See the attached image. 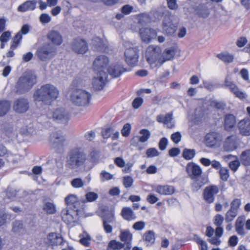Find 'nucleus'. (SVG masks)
Returning a JSON list of instances; mask_svg holds the SVG:
<instances>
[{"label": "nucleus", "instance_id": "19", "mask_svg": "<svg viewBox=\"0 0 250 250\" xmlns=\"http://www.w3.org/2000/svg\"><path fill=\"white\" fill-rule=\"evenodd\" d=\"M224 86L233 93L236 97L241 99L246 98L247 95L243 92L240 91L236 84L229 81L228 77L225 79Z\"/></svg>", "mask_w": 250, "mask_h": 250}, {"label": "nucleus", "instance_id": "5", "mask_svg": "<svg viewBox=\"0 0 250 250\" xmlns=\"http://www.w3.org/2000/svg\"><path fill=\"white\" fill-rule=\"evenodd\" d=\"M124 45L125 48L124 54L126 63L131 66L135 65L139 58L138 46L128 41L125 42Z\"/></svg>", "mask_w": 250, "mask_h": 250}, {"label": "nucleus", "instance_id": "58", "mask_svg": "<svg viewBox=\"0 0 250 250\" xmlns=\"http://www.w3.org/2000/svg\"><path fill=\"white\" fill-rule=\"evenodd\" d=\"M113 132H114V128L113 127L106 128L102 131V136L105 139L111 137Z\"/></svg>", "mask_w": 250, "mask_h": 250}, {"label": "nucleus", "instance_id": "32", "mask_svg": "<svg viewBox=\"0 0 250 250\" xmlns=\"http://www.w3.org/2000/svg\"><path fill=\"white\" fill-rule=\"evenodd\" d=\"M236 124V119L234 116L232 114L227 115L225 118L224 125L226 130L232 128Z\"/></svg>", "mask_w": 250, "mask_h": 250}, {"label": "nucleus", "instance_id": "33", "mask_svg": "<svg viewBox=\"0 0 250 250\" xmlns=\"http://www.w3.org/2000/svg\"><path fill=\"white\" fill-rule=\"evenodd\" d=\"M174 55L175 50L173 48L166 49L162 54V62H163V63L172 59Z\"/></svg>", "mask_w": 250, "mask_h": 250}, {"label": "nucleus", "instance_id": "22", "mask_svg": "<svg viewBox=\"0 0 250 250\" xmlns=\"http://www.w3.org/2000/svg\"><path fill=\"white\" fill-rule=\"evenodd\" d=\"M47 38L54 46L60 45L62 42V37L57 31L51 30L47 34Z\"/></svg>", "mask_w": 250, "mask_h": 250}, {"label": "nucleus", "instance_id": "42", "mask_svg": "<svg viewBox=\"0 0 250 250\" xmlns=\"http://www.w3.org/2000/svg\"><path fill=\"white\" fill-rule=\"evenodd\" d=\"M7 161L12 163H17L21 160V157L19 155L13 154L7 150V153L4 155Z\"/></svg>", "mask_w": 250, "mask_h": 250}, {"label": "nucleus", "instance_id": "47", "mask_svg": "<svg viewBox=\"0 0 250 250\" xmlns=\"http://www.w3.org/2000/svg\"><path fill=\"white\" fill-rule=\"evenodd\" d=\"M238 211L230 208L226 213L225 220L227 222L232 221L237 216Z\"/></svg>", "mask_w": 250, "mask_h": 250}, {"label": "nucleus", "instance_id": "56", "mask_svg": "<svg viewBox=\"0 0 250 250\" xmlns=\"http://www.w3.org/2000/svg\"><path fill=\"white\" fill-rule=\"evenodd\" d=\"M146 155L147 157H154L159 155V152L155 148H150L147 149Z\"/></svg>", "mask_w": 250, "mask_h": 250}, {"label": "nucleus", "instance_id": "49", "mask_svg": "<svg viewBox=\"0 0 250 250\" xmlns=\"http://www.w3.org/2000/svg\"><path fill=\"white\" fill-rule=\"evenodd\" d=\"M80 243L85 246H88L91 240V238L88 234L86 232H83V234L80 235Z\"/></svg>", "mask_w": 250, "mask_h": 250}, {"label": "nucleus", "instance_id": "52", "mask_svg": "<svg viewBox=\"0 0 250 250\" xmlns=\"http://www.w3.org/2000/svg\"><path fill=\"white\" fill-rule=\"evenodd\" d=\"M220 178L224 181H226L229 177V170L225 167H221L219 170Z\"/></svg>", "mask_w": 250, "mask_h": 250}, {"label": "nucleus", "instance_id": "62", "mask_svg": "<svg viewBox=\"0 0 250 250\" xmlns=\"http://www.w3.org/2000/svg\"><path fill=\"white\" fill-rule=\"evenodd\" d=\"M146 224L144 221H138L133 225V228L136 230H141L145 227Z\"/></svg>", "mask_w": 250, "mask_h": 250}, {"label": "nucleus", "instance_id": "50", "mask_svg": "<svg viewBox=\"0 0 250 250\" xmlns=\"http://www.w3.org/2000/svg\"><path fill=\"white\" fill-rule=\"evenodd\" d=\"M22 36L21 33H17L13 39L12 42V48H16L21 43Z\"/></svg>", "mask_w": 250, "mask_h": 250}, {"label": "nucleus", "instance_id": "44", "mask_svg": "<svg viewBox=\"0 0 250 250\" xmlns=\"http://www.w3.org/2000/svg\"><path fill=\"white\" fill-rule=\"evenodd\" d=\"M11 36V32L6 31L3 32L0 37V41L1 42L0 47L3 48L5 43L9 40Z\"/></svg>", "mask_w": 250, "mask_h": 250}, {"label": "nucleus", "instance_id": "43", "mask_svg": "<svg viewBox=\"0 0 250 250\" xmlns=\"http://www.w3.org/2000/svg\"><path fill=\"white\" fill-rule=\"evenodd\" d=\"M71 185L75 188H80L83 187L85 183L81 178H76L71 181Z\"/></svg>", "mask_w": 250, "mask_h": 250}, {"label": "nucleus", "instance_id": "55", "mask_svg": "<svg viewBox=\"0 0 250 250\" xmlns=\"http://www.w3.org/2000/svg\"><path fill=\"white\" fill-rule=\"evenodd\" d=\"M131 128V127L130 124H129L128 123L125 124L124 125V126L121 130L122 135L124 137L128 136L130 133Z\"/></svg>", "mask_w": 250, "mask_h": 250}, {"label": "nucleus", "instance_id": "31", "mask_svg": "<svg viewBox=\"0 0 250 250\" xmlns=\"http://www.w3.org/2000/svg\"><path fill=\"white\" fill-rule=\"evenodd\" d=\"M12 231L19 235H23L25 233V229L22 223L20 221L14 222L12 225Z\"/></svg>", "mask_w": 250, "mask_h": 250}, {"label": "nucleus", "instance_id": "18", "mask_svg": "<svg viewBox=\"0 0 250 250\" xmlns=\"http://www.w3.org/2000/svg\"><path fill=\"white\" fill-rule=\"evenodd\" d=\"M186 171L191 179L197 178L200 177L202 173V170L200 167L194 163L188 164Z\"/></svg>", "mask_w": 250, "mask_h": 250}, {"label": "nucleus", "instance_id": "60", "mask_svg": "<svg viewBox=\"0 0 250 250\" xmlns=\"http://www.w3.org/2000/svg\"><path fill=\"white\" fill-rule=\"evenodd\" d=\"M143 103V98L141 97H137L133 101L132 105L134 109H138L141 106Z\"/></svg>", "mask_w": 250, "mask_h": 250}, {"label": "nucleus", "instance_id": "34", "mask_svg": "<svg viewBox=\"0 0 250 250\" xmlns=\"http://www.w3.org/2000/svg\"><path fill=\"white\" fill-rule=\"evenodd\" d=\"M144 239L147 246L152 245L155 240L154 232L152 230L146 232L144 234Z\"/></svg>", "mask_w": 250, "mask_h": 250}, {"label": "nucleus", "instance_id": "63", "mask_svg": "<svg viewBox=\"0 0 250 250\" xmlns=\"http://www.w3.org/2000/svg\"><path fill=\"white\" fill-rule=\"evenodd\" d=\"M168 144V140L166 138H162L159 143V147L161 150H164L166 149V147Z\"/></svg>", "mask_w": 250, "mask_h": 250}, {"label": "nucleus", "instance_id": "12", "mask_svg": "<svg viewBox=\"0 0 250 250\" xmlns=\"http://www.w3.org/2000/svg\"><path fill=\"white\" fill-rule=\"evenodd\" d=\"M139 33L142 42L146 43L155 39L157 35L156 31L150 28H142Z\"/></svg>", "mask_w": 250, "mask_h": 250}, {"label": "nucleus", "instance_id": "40", "mask_svg": "<svg viewBox=\"0 0 250 250\" xmlns=\"http://www.w3.org/2000/svg\"><path fill=\"white\" fill-rule=\"evenodd\" d=\"M124 247V244L115 240L110 241L108 245V250H118Z\"/></svg>", "mask_w": 250, "mask_h": 250}, {"label": "nucleus", "instance_id": "26", "mask_svg": "<svg viewBox=\"0 0 250 250\" xmlns=\"http://www.w3.org/2000/svg\"><path fill=\"white\" fill-rule=\"evenodd\" d=\"M46 243L52 246L60 245L62 243V238L59 234L50 233L47 236Z\"/></svg>", "mask_w": 250, "mask_h": 250}, {"label": "nucleus", "instance_id": "11", "mask_svg": "<svg viewBox=\"0 0 250 250\" xmlns=\"http://www.w3.org/2000/svg\"><path fill=\"white\" fill-rule=\"evenodd\" d=\"M109 63L108 58L105 55L97 57L93 62V68L95 72H105L106 67Z\"/></svg>", "mask_w": 250, "mask_h": 250}, {"label": "nucleus", "instance_id": "14", "mask_svg": "<svg viewBox=\"0 0 250 250\" xmlns=\"http://www.w3.org/2000/svg\"><path fill=\"white\" fill-rule=\"evenodd\" d=\"M219 192V188L215 185L206 187L203 192L204 199L208 203L210 204L214 202V196Z\"/></svg>", "mask_w": 250, "mask_h": 250}, {"label": "nucleus", "instance_id": "24", "mask_svg": "<svg viewBox=\"0 0 250 250\" xmlns=\"http://www.w3.org/2000/svg\"><path fill=\"white\" fill-rule=\"evenodd\" d=\"M153 190L162 195H171L174 192L173 187L169 185H158L156 186Z\"/></svg>", "mask_w": 250, "mask_h": 250}, {"label": "nucleus", "instance_id": "54", "mask_svg": "<svg viewBox=\"0 0 250 250\" xmlns=\"http://www.w3.org/2000/svg\"><path fill=\"white\" fill-rule=\"evenodd\" d=\"M224 220V217L222 215L218 214L214 217L213 223L217 227H221Z\"/></svg>", "mask_w": 250, "mask_h": 250}, {"label": "nucleus", "instance_id": "28", "mask_svg": "<svg viewBox=\"0 0 250 250\" xmlns=\"http://www.w3.org/2000/svg\"><path fill=\"white\" fill-rule=\"evenodd\" d=\"M65 204L70 207H73L74 208L77 209V208L80 205V201L79 198L75 194H70L68 195L65 198Z\"/></svg>", "mask_w": 250, "mask_h": 250}, {"label": "nucleus", "instance_id": "48", "mask_svg": "<svg viewBox=\"0 0 250 250\" xmlns=\"http://www.w3.org/2000/svg\"><path fill=\"white\" fill-rule=\"evenodd\" d=\"M100 180L102 182L109 181L114 178L113 175L105 170H102L100 174Z\"/></svg>", "mask_w": 250, "mask_h": 250}, {"label": "nucleus", "instance_id": "25", "mask_svg": "<svg viewBox=\"0 0 250 250\" xmlns=\"http://www.w3.org/2000/svg\"><path fill=\"white\" fill-rule=\"evenodd\" d=\"M176 26L172 23L169 17H166L163 21V29L167 35H172L176 30Z\"/></svg>", "mask_w": 250, "mask_h": 250}, {"label": "nucleus", "instance_id": "17", "mask_svg": "<svg viewBox=\"0 0 250 250\" xmlns=\"http://www.w3.org/2000/svg\"><path fill=\"white\" fill-rule=\"evenodd\" d=\"M108 74L112 78H118L126 71L125 68L119 62L112 63L107 69Z\"/></svg>", "mask_w": 250, "mask_h": 250}, {"label": "nucleus", "instance_id": "46", "mask_svg": "<svg viewBox=\"0 0 250 250\" xmlns=\"http://www.w3.org/2000/svg\"><path fill=\"white\" fill-rule=\"evenodd\" d=\"M195 155V151L193 149L185 148L183 152V157L187 160L192 159Z\"/></svg>", "mask_w": 250, "mask_h": 250}, {"label": "nucleus", "instance_id": "4", "mask_svg": "<svg viewBox=\"0 0 250 250\" xmlns=\"http://www.w3.org/2000/svg\"><path fill=\"white\" fill-rule=\"evenodd\" d=\"M161 53V48L157 45H150L147 48L146 57L152 68H158L163 64L160 57Z\"/></svg>", "mask_w": 250, "mask_h": 250}, {"label": "nucleus", "instance_id": "61", "mask_svg": "<svg viewBox=\"0 0 250 250\" xmlns=\"http://www.w3.org/2000/svg\"><path fill=\"white\" fill-rule=\"evenodd\" d=\"M241 204V200L239 199H235L230 204V208L238 211V209Z\"/></svg>", "mask_w": 250, "mask_h": 250}, {"label": "nucleus", "instance_id": "57", "mask_svg": "<svg viewBox=\"0 0 250 250\" xmlns=\"http://www.w3.org/2000/svg\"><path fill=\"white\" fill-rule=\"evenodd\" d=\"M133 183V180L131 176H125L123 178V184L126 188H130Z\"/></svg>", "mask_w": 250, "mask_h": 250}, {"label": "nucleus", "instance_id": "9", "mask_svg": "<svg viewBox=\"0 0 250 250\" xmlns=\"http://www.w3.org/2000/svg\"><path fill=\"white\" fill-rule=\"evenodd\" d=\"M222 141L220 135L216 132H211L207 134L205 137V145L210 148L218 146Z\"/></svg>", "mask_w": 250, "mask_h": 250}, {"label": "nucleus", "instance_id": "16", "mask_svg": "<svg viewBox=\"0 0 250 250\" xmlns=\"http://www.w3.org/2000/svg\"><path fill=\"white\" fill-rule=\"evenodd\" d=\"M50 140L52 147L54 148L59 149L63 147L65 138L61 133L55 132L51 134Z\"/></svg>", "mask_w": 250, "mask_h": 250}, {"label": "nucleus", "instance_id": "39", "mask_svg": "<svg viewBox=\"0 0 250 250\" xmlns=\"http://www.w3.org/2000/svg\"><path fill=\"white\" fill-rule=\"evenodd\" d=\"M240 160L243 165L245 166L250 165V149L244 151L240 157Z\"/></svg>", "mask_w": 250, "mask_h": 250}, {"label": "nucleus", "instance_id": "59", "mask_svg": "<svg viewBox=\"0 0 250 250\" xmlns=\"http://www.w3.org/2000/svg\"><path fill=\"white\" fill-rule=\"evenodd\" d=\"M85 198L87 201L93 202L98 198V195L94 192H88L85 194Z\"/></svg>", "mask_w": 250, "mask_h": 250}, {"label": "nucleus", "instance_id": "38", "mask_svg": "<svg viewBox=\"0 0 250 250\" xmlns=\"http://www.w3.org/2000/svg\"><path fill=\"white\" fill-rule=\"evenodd\" d=\"M120 238L124 243L131 242L132 235L129 230H121L120 231Z\"/></svg>", "mask_w": 250, "mask_h": 250}, {"label": "nucleus", "instance_id": "27", "mask_svg": "<svg viewBox=\"0 0 250 250\" xmlns=\"http://www.w3.org/2000/svg\"><path fill=\"white\" fill-rule=\"evenodd\" d=\"M36 1L34 0H27L20 5L17 10L20 12H25L27 11H32L36 8Z\"/></svg>", "mask_w": 250, "mask_h": 250}, {"label": "nucleus", "instance_id": "36", "mask_svg": "<svg viewBox=\"0 0 250 250\" xmlns=\"http://www.w3.org/2000/svg\"><path fill=\"white\" fill-rule=\"evenodd\" d=\"M217 57L225 63L232 62L234 59V56L228 52H223L217 55Z\"/></svg>", "mask_w": 250, "mask_h": 250}, {"label": "nucleus", "instance_id": "1", "mask_svg": "<svg viewBox=\"0 0 250 250\" xmlns=\"http://www.w3.org/2000/svg\"><path fill=\"white\" fill-rule=\"evenodd\" d=\"M59 95V91L54 85L47 83L36 89L33 94L35 102H42L45 104H50L56 100Z\"/></svg>", "mask_w": 250, "mask_h": 250}, {"label": "nucleus", "instance_id": "29", "mask_svg": "<svg viewBox=\"0 0 250 250\" xmlns=\"http://www.w3.org/2000/svg\"><path fill=\"white\" fill-rule=\"evenodd\" d=\"M123 218L127 221H132L136 219V216L130 207H124L121 211Z\"/></svg>", "mask_w": 250, "mask_h": 250}, {"label": "nucleus", "instance_id": "64", "mask_svg": "<svg viewBox=\"0 0 250 250\" xmlns=\"http://www.w3.org/2000/svg\"><path fill=\"white\" fill-rule=\"evenodd\" d=\"M17 194V191L15 189L12 188H8L6 195L8 198L12 199L15 197Z\"/></svg>", "mask_w": 250, "mask_h": 250}, {"label": "nucleus", "instance_id": "10", "mask_svg": "<svg viewBox=\"0 0 250 250\" xmlns=\"http://www.w3.org/2000/svg\"><path fill=\"white\" fill-rule=\"evenodd\" d=\"M52 117L56 122L66 124L70 119V115L64 108H58L52 112Z\"/></svg>", "mask_w": 250, "mask_h": 250}, {"label": "nucleus", "instance_id": "20", "mask_svg": "<svg viewBox=\"0 0 250 250\" xmlns=\"http://www.w3.org/2000/svg\"><path fill=\"white\" fill-rule=\"evenodd\" d=\"M72 48L73 50L78 54H84L88 50L86 42L81 39H77L73 42Z\"/></svg>", "mask_w": 250, "mask_h": 250}, {"label": "nucleus", "instance_id": "15", "mask_svg": "<svg viewBox=\"0 0 250 250\" xmlns=\"http://www.w3.org/2000/svg\"><path fill=\"white\" fill-rule=\"evenodd\" d=\"M95 75L94 77L92 84L95 89L97 90L102 89L105 84V81L107 77L106 72H95Z\"/></svg>", "mask_w": 250, "mask_h": 250}, {"label": "nucleus", "instance_id": "30", "mask_svg": "<svg viewBox=\"0 0 250 250\" xmlns=\"http://www.w3.org/2000/svg\"><path fill=\"white\" fill-rule=\"evenodd\" d=\"M245 218L243 216H240L237 218L235 222V230L240 235H244L245 232L244 229V225Z\"/></svg>", "mask_w": 250, "mask_h": 250}, {"label": "nucleus", "instance_id": "3", "mask_svg": "<svg viewBox=\"0 0 250 250\" xmlns=\"http://www.w3.org/2000/svg\"><path fill=\"white\" fill-rule=\"evenodd\" d=\"M37 76L31 71H26L19 79L16 84L17 91L22 94L30 90L37 83Z\"/></svg>", "mask_w": 250, "mask_h": 250}, {"label": "nucleus", "instance_id": "53", "mask_svg": "<svg viewBox=\"0 0 250 250\" xmlns=\"http://www.w3.org/2000/svg\"><path fill=\"white\" fill-rule=\"evenodd\" d=\"M39 20L42 24H46L51 21V17L48 14L43 13L40 15Z\"/></svg>", "mask_w": 250, "mask_h": 250}, {"label": "nucleus", "instance_id": "13", "mask_svg": "<svg viewBox=\"0 0 250 250\" xmlns=\"http://www.w3.org/2000/svg\"><path fill=\"white\" fill-rule=\"evenodd\" d=\"M29 107V102L25 98H19L16 99L13 104V110L18 113L26 112Z\"/></svg>", "mask_w": 250, "mask_h": 250}, {"label": "nucleus", "instance_id": "37", "mask_svg": "<svg viewBox=\"0 0 250 250\" xmlns=\"http://www.w3.org/2000/svg\"><path fill=\"white\" fill-rule=\"evenodd\" d=\"M191 188L193 191H197L199 190L201 187L205 184L203 178L200 177L195 179H191Z\"/></svg>", "mask_w": 250, "mask_h": 250}, {"label": "nucleus", "instance_id": "23", "mask_svg": "<svg viewBox=\"0 0 250 250\" xmlns=\"http://www.w3.org/2000/svg\"><path fill=\"white\" fill-rule=\"evenodd\" d=\"M240 133L243 136L250 135V119L245 118L240 121L238 124Z\"/></svg>", "mask_w": 250, "mask_h": 250}, {"label": "nucleus", "instance_id": "45", "mask_svg": "<svg viewBox=\"0 0 250 250\" xmlns=\"http://www.w3.org/2000/svg\"><path fill=\"white\" fill-rule=\"evenodd\" d=\"M140 134L141 136L139 137V140L141 143L147 141L150 136V132L146 129H141L140 131Z\"/></svg>", "mask_w": 250, "mask_h": 250}, {"label": "nucleus", "instance_id": "21", "mask_svg": "<svg viewBox=\"0 0 250 250\" xmlns=\"http://www.w3.org/2000/svg\"><path fill=\"white\" fill-rule=\"evenodd\" d=\"M237 139L235 136L228 137L223 144V149L226 151H231L237 147Z\"/></svg>", "mask_w": 250, "mask_h": 250}, {"label": "nucleus", "instance_id": "2", "mask_svg": "<svg viewBox=\"0 0 250 250\" xmlns=\"http://www.w3.org/2000/svg\"><path fill=\"white\" fill-rule=\"evenodd\" d=\"M87 160L84 149L81 146L71 148L68 153L66 166L71 169L78 168L84 164Z\"/></svg>", "mask_w": 250, "mask_h": 250}, {"label": "nucleus", "instance_id": "6", "mask_svg": "<svg viewBox=\"0 0 250 250\" xmlns=\"http://www.w3.org/2000/svg\"><path fill=\"white\" fill-rule=\"evenodd\" d=\"M91 97V94L86 90L78 89L71 93L70 100L76 105L84 106L89 104Z\"/></svg>", "mask_w": 250, "mask_h": 250}, {"label": "nucleus", "instance_id": "41", "mask_svg": "<svg viewBox=\"0 0 250 250\" xmlns=\"http://www.w3.org/2000/svg\"><path fill=\"white\" fill-rule=\"evenodd\" d=\"M43 209L47 214H52L56 212V209L55 205L51 202H46L44 204Z\"/></svg>", "mask_w": 250, "mask_h": 250}, {"label": "nucleus", "instance_id": "8", "mask_svg": "<svg viewBox=\"0 0 250 250\" xmlns=\"http://www.w3.org/2000/svg\"><path fill=\"white\" fill-rule=\"evenodd\" d=\"M61 215L62 220L72 226L78 222L80 217L79 211L78 209L64 208L62 211Z\"/></svg>", "mask_w": 250, "mask_h": 250}, {"label": "nucleus", "instance_id": "51", "mask_svg": "<svg viewBox=\"0 0 250 250\" xmlns=\"http://www.w3.org/2000/svg\"><path fill=\"white\" fill-rule=\"evenodd\" d=\"M172 114L169 113L167 114L164 117V124L167 125L169 128H172L174 125L172 122Z\"/></svg>", "mask_w": 250, "mask_h": 250}, {"label": "nucleus", "instance_id": "7", "mask_svg": "<svg viewBox=\"0 0 250 250\" xmlns=\"http://www.w3.org/2000/svg\"><path fill=\"white\" fill-rule=\"evenodd\" d=\"M56 52V47L50 43H45L38 48L36 54L41 61L46 62L54 57Z\"/></svg>", "mask_w": 250, "mask_h": 250}, {"label": "nucleus", "instance_id": "35", "mask_svg": "<svg viewBox=\"0 0 250 250\" xmlns=\"http://www.w3.org/2000/svg\"><path fill=\"white\" fill-rule=\"evenodd\" d=\"M11 107L10 103L6 100L0 101V117L5 115Z\"/></svg>", "mask_w": 250, "mask_h": 250}]
</instances>
